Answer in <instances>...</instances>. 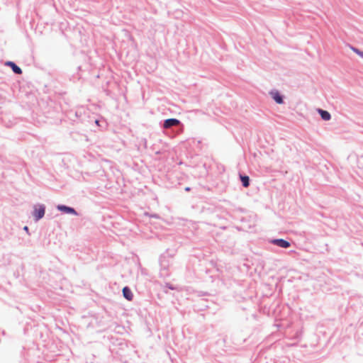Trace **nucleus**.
<instances>
[{"label":"nucleus","mask_w":363,"mask_h":363,"mask_svg":"<svg viewBox=\"0 0 363 363\" xmlns=\"http://www.w3.org/2000/svg\"><path fill=\"white\" fill-rule=\"evenodd\" d=\"M45 208L43 205H38L34 207L33 216L36 220L42 218L45 215Z\"/></svg>","instance_id":"1"},{"label":"nucleus","mask_w":363,"mask_h":363,"mask_svg":"<svg viewBox=\"0 0 363 363\" xmlns=\"http://www.w3.org/2000/svg\"><path fill=\"white\" fill-rule=\"evenodd\" d=\"M180 121L179 120L176 118H169L164 121L163 127L164 128H169L172 126L178 125Z\"/></svg>","instance_id":"2"},{"label":"nucleus","mask_w":363,"mask_h":363,"mask_svg":"<svg viewBox=\"0 0 363 363\" xmlns=\"http://www.w3.org/2000/svg\"><path fill=\"white\" fill-rule=\"evenodd\" d=\"M272 242L280 247L282 248H288L291 246V244L289 242L283 240V239H275L272 241Z\"/></svg>","instance_id":"3"},{"label":"nucleus","mask_w":363,"mask_h":363,"mask_svg":"<svg viewBox=\"0 0 363 363\" xmlns=\"http://www.w3.org/2000/svg\"><path fill=\"white\" fill-rule=\"evenodd\" d=\"M57 209L61 211H63L66 213H72V214H74V215L77 214V212L75 211V210L74 208L66 206L59 205L57 206Z\"/></svg>","instance_id":"4"},{"label":"nucleus","mask_w":363,"mask_h":363,"mask_svg":"<svg viewBox=\"0 0 363 363\" xmlns=\"http://www.w3.org/2000/svg\"><path fill=\"white\" fill-rule=\"evenodd\" d=\"M123 295L127 300H133V295L131 290L128 287L125 286L123 289Z\"/></svg>","instance_id":"5"},{"label":"nucleus","mask_w":363,"mask_h":363,"mask_svg":"<svg viewBox=\"0 0 363 363\" xmlns=\"http://www.w3.org/2000/svg\"><path fill=\"white\" fill-rule=\"evenodd\" d=\"M6 65L11 67L14 73L18 74H21L22 73L21 69L19 67H18L14 62H8Z\"/></svg>","instance_id":"6"},{"label":"nucleus","mask_w":363,"mask_h":363,"mask_svg":"<svg viewBox=\"0 0 363 363\" xmlns=\"http://www.w3.org/2000/svg\"><path fill=\"white\" fill-rule=\"evenodd\" d=\"M271 95H272V98L274 99V100L277 104H281L283 103L282 97L278 91H272V92H271Z\"/></svg>","instance_id":"7"},{"label":"nucleus","mask_w":363,"mask_h":363,"mask_svg":"<svg viewBox=\"0 0 363 363\" xmlns=\"http://www.w3.org/2000/svg\"><path fill=\"white\" fill-rule=\"evenodd\" d=\"M318 112L320 114L321 118L324 121H329L330 119V117H331L330 114L328 111L322 110V109H319Z\"/></svg>","instance_id":"8"},{"label":"nucleus","mask_w":363,"mask_h":363,"mask_svg":"<svg viewBox=\"0 0 363 363\" xmlns=\"http://www.w3.org/2000/svg\"><path fill=\"white\" fill-rule=\"evenodd\" d=\"M240 179L242 181V185L245 187H247L250 185V179L247 176H240Z\"/></svg>","instance_id":"9"},{"label":"nucleus","mask_w":363,"mask_h":363,"mask_svg":"<svg viewBox=\"0 0 363 363\" xmlns=\"http://www.w3.org/2000/svg\"><path fill=\"white\" fill-rule=\"evenodd\" d=\"M352 50L355 52L356 54H357L359 56H360L361 57L363 58V52L359 50V49L356 48H354V47H352L351 48Z\"/></svg>","instance_id":"10"},{"label":"nucleus","mask_w":363,"mask_h":363,"mask_svg":"<svg viewBox=\"0 0 363 363\" xmlns=\"http://www.w3.org/2000/svg\"><path fill=\"white\" fill-rule=\"evenodd\" d=\"M24 230H26V232H28V228L27 226H25L24 227Z\"/></svg>","instance_id":"11"},{"label":"nucleus","mask_w":363,"mask_h":363,"mask_svg":"<svg viewBox=\"0 0 363 363\" xmlns=\"http://www.w3.org/2000/svg\"><path fill=\"white\" fill-rule=\"evenodd\" d=\"M95 123H96V125H99V121L98 120H96V121H95Z\"/></svg>","instance_id":"12"}]
</instances>
